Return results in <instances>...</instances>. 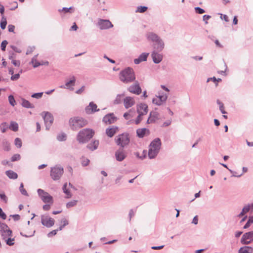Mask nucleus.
I'll return each mask as SVG.
<instances>
[{
	"instance_id": "obj_14",
	"label": "nucleus",
	"mask_w": 253,
	"mask_h": 253,
	"mask_svg": "<svg viewBox=\"0 0 253 253\" xmlns=\"http://www.w3.org/2000/svg\"><path fill=\"white\" fill-rule=\"evenodd\" d=\"M99 111V109H97V106L93 102H90L88 105L86 106L85 108V111L87 114H93L96 112Z\"/></svg>"
},
{
	"instance_id": "obj_21",
	"label": "nucleus",
	"mask_w": 253,
	"mask_h": 253,
	"mask_svg": "<svg viewBox=\"0 0 253 253\" xmlns=\"http://www.w3.org/2000/svg\"><path fill=\"white\" fill-rule=\"evenodd\" d=\"M159 114L156 111L151 112L149 115V117L147 121V124H151L155 122L157 120L159 119Z\"/></svg>"
},
{
	"instance_id": "obj_35",
	"label": "nucleus",
	"mask_w": 253,
	"mask_h": 253,
	"mask_svg": "<svg viewBox=\"0 0 253 253\" xmlns=\"http://www.w3.org/2000/svg\"><path fill=\"white\" fill-rule=\"evenodd\" d=\"M37 56L38 54L35 55L31 60V63L33 64L34 68H37L41 65V63L37 60Z\"/></svg>"
},
{
	"instance_id": "obj_32",
	"label": "nucleus",
	"mask_w": 253,
	"mask_h": 253,
	"mask_svg": "<svg viewBox=\"0 0 253 253\" xmlns=\"http://www.w3.org/2000/svg\"><path fill=\"white\" fill-rule=\"evenodd\" d=\"M67 183H65L62 189L63 191V192L66 195V198H70L72 197V194L70 192V190L67 188Z\"/></svg>"
},
{
	"instance_id": "obj_11",
	"label": "nucleus",
	"mask_w": 253,
	"mask_h": 253,
	"mask_svg": "<svg viewBox=\"0 0 253 253\" xmlns=\"http://www.w3.org/2000/svg\"><path fill=\"white\" fill-rule=\"evenodd\" d=\"M43 118L46 129L48 130L53 122V117L51 113L47 112L44 113V115L43 116Z\"/></svg>"
},
{
	"instance_id": "obj_38",
	"label": "nucleus",
	"mask_w": 253,
	"mask_h": 253,
	"mask_svg": "<svg viewBox=\"0 0 253 253\" xmlns=\"http://www.w3.org/2000/svg\"><path fill=\"white\" fill-rule=\"evenodd\" d=\"M216 102L219 106V110L221 113L223 114H226L227 112L224 110V106L223 103L218 99L217 100Z\"/></svg>"
},
{
	"instance_id": "obj_47",
	"label": "nucleus",
	"mask_w": 253,
	"mask_h": 253,
	"mask_svg": "<svg viewBox=\"0 0 253 253\" xmlns=\"http://www.w3.org/2000/svg\"><path fill=\"white\" fill-rule=\"evenodd\" d=\"M134 154L136 157H137L141 160H143L146 157V151L143 150V152H142V155L141 156L139 155V152H135Z\"/></svg>"
},
{
	"instance_id": "obj_16",
	"label": "nucleus",
	"mask_w": 253,
	"mask_h": 253,
	"mask_svg": "<svg viewBox=\"0 0 253 253\" xmlns=\"http://www.w3.org/2000/svg\"><path fill=\"white\" fill-rule=\"evenodd\" d=\"M76 78L75 76H72L71 77L70 80L67 81L65 85H62L60 86V88L69 89L72 90L74 89L73 86L75 84Z\"/></svg>"
},
{
	"instance_id": "obj_39",
	"label": "nucleus",
	"mask_w": 253,
	"mask_h": 253,
	"mask_svg": "<svg viewBox=\"0 0 253 253\" xmlns=\"http://www.w3.org/2000/svg\"><path fill=\"white\" fill-rule=\"evenodd\" d=\"M8 128V125L6 122H3L0 125V129L2 133H4Z\"/></svg>"
},
{
	"instance_id": "obj_57",
	"label": "nucleus",
	"mask_w": 253,
	"mask_h": 253,
	"mask_svg": "<svg viewBox=\"0 0 253 253\" xmlns=\"http://www.w3.org/2000/svg\"><path fill=\"white\" fill-rule=\"evenodd\" d=\"M134 214H135L134 211L132 209L130 210L129 211V213H128V217H129V222H130L131 218L134 215Z\"/></svg>"
},
{
	"instance_id": "obj_24",
	"label": "nucleus",
	"mask_w": 253,
	"mask_h": 253,
	"mask_svg": "<svg viewBox=\"0 0 253 253\" xmlns=\"http://www.w3.org/2000/svg\"><path fill=\"white\" fill-rule=\"evenodd\" d=\"M164 42L161 39L153 43L154 48L158 51H161L164 49Z\"/></svg>"
},
{
	"instance_id": "obj_46",
	"label": "nucleus",
	"mask_w": 253,
	"mask_h": 253,
	"mask_svg": "<svg viewBox=\"0 0 253 253\" xmlns=\"http://www.w3.org/2000/svg\"><path fill=\"white\" fill-rule=\"evenodd\" d=\"M8 101L9 102V104L12 106H14L16 105V102H15V100L14 98V96L12 95H10L8 96Z\"/></svg>"
},
{
	"instance_id": "obj_2",
	"label": "nucleus",
	"mask_w": 253,
	"mask_h": 253,
	"mask_svg": "<svg viewBox=\"0 0 253 253\" xmlns=\"http://www.w3.org/2000/svg\"><path fill=\"white\" fill-rule=\"evenodd\" d=\"M119 78L122 82L126 84L133 82L135 80L133 70L130 67L123 70L120 73Z\"/></svg>"
},
{
	"instance_id": "obj_64",
	"label": "nucleus",
	"mask_w": 253,
	"mask_h": 253,
	"mask_svg": "<svg viewBox=\"0 0 253 253\" xmlns=\"http://www.w3.org/2000/svg\"><path fill=\"white\" fill-rule=\"evenodd\" d=\"M84 89H85V86H82L80 89H79L76 91V93L78 94H81L84 91Z\"/></svg>"
},
{
	"instance_id": "obj_62",
	"label": "nucleus",
	"mask_w": 253,
	"mask_h": 253,
	"mask_svg": "<svg viewBox=\"0 0 253 253\" xmlns=\"http://www.w3.org/2000/svg\"><path fill=\"white\" fill-rule=\"evenodd\" d=\"M211 18V16L209 15H204L203 16V21L205 22V23L208 24V20Z\"/></svg>"
},
{
	"instance_id": "obj_19",
	"label": "nucleus",
	"mask_w": 253,
	"mask_h": 253,
	"mask_svg": "<svg viewBox=\"0 0 253 253\" xmlns=\"http://www.w3.org/2000/svg\"><path fill=\"white\" fill-rule=\"evenodd\" d=\"M124 106L126 109H128L135 104L134 98L127 96L124 99Z\"/></svg>"
},
{
	"instance_id": "obj_45",
	"label": "nucleus",
	"mask_w": 253,
	"mask_h": 253,
	"mask_svg": "<svg viewBox=\"0 0 253 253\" xmlns=\"http://www.w3.org/2000/svg\"><path fill=\"white\" fill-rule=\"evenodd\" d=\"M19 191L22 195L26 196H28L27 191L24 188V185H23V183H21L20 184V187H19Z\"/></svg>"
},
{
	"instance_id": "obj_27",
	"label": "nucleus",
	"mask_w": 253,
	"mask_h": 253,
	"mask_svg": "<svg viewBox=\"0 0 253 253\" xmlns=\"http://www.w3.org/2000/svg\"><path fill=\"white\" fill-rule=\"evenodd\" d=\"M168 93H165L164 92H162L161 91H159L158 95H156L155 97L159 99L160 100L165 103L168 99Z\"/></svg>"
},
{
	"instance_id": "obj_33",
	"label": "nucleus",
	"mask_w": 253,
	"mask_h": 253,
	"mask_svg": "<svg viewBox=\"0 0 253 253\" xmlns=\"http://www.w3.org/2000/svg\"><path fill=\"white\" fill-rule=\"evenodd\" d=\"M124 94H119L116 96L115 99L114 100L113 103L114 104H119L122 103Z\"/></svg>"
},
{
	"instance_id": "obj_34",
	"label": "nucleus",
	"mask_w": 253,
	"mask_h": 253,
	"mask_svg": "<svg viewBox=\"0 0 253 253\" xmlns=\"http://www.w3.org/2000/svg\"><path fill=\"white\" fill-rule=\"evenodd\" d=\"M9 128L14 131H17L18 130V125L15 122H11Z\"/></svg>"
},
{
	"instance_id": "obj_20",
	"label": "nucleus",
	"mask_w": 253,
	"mask_h": 253,
	"mask_svg": "<svg viewBox=\"0 0 253 253\" xmlns=\"http://www.w3.org/2000/svg\"><path fill=\"white\" fill-rule=\"evenodd\" d=\"M119 131L118 127L112 126L110 127L106 128L105 132L106 135L109 137H113Z\"/></svg>"
},
{
	"instance_id": "obj_52",
	"label": "nucleus",
	"mask_w": 253,
	"mask_h": 253,
	"mask_svg": "<svg viewBox=\"0 0 253 253\" xmlns=\"http://www.w3.org/2000/svg\"><path fill=\"white\" fill-rule=\"evenodd\" d=\"M42 94H43L42 92L35 93L31 95V97L32 98H36V99H40L42 97Z\"/></svg>"
},
{
	"instance_id": "obj_55",
	"label": "nucleus",
	"mask_w": 253,
	"mask_h": 253,
	"mask_svg": "<svg viewBox=\"0 0 253 253\" xmlns=\"http://www.w3.org/2000/svg\"><path fill=\"white\" fill-rule=\"evenodd\" d=\"M195 10L196 12L198 14H203L205 12V10L200 7H195Z\"/></svg>"
},
{
	"instance_id": "obj_9",
	"label": "nucleus",
	"mask_w": 253,
	"mask_h": 253,
	"mask_svg": "<svg viewBox=\"0 0 253 253\" xmlns=\"http://www.w3.org/2000/svg\"><path fill=\"white\" fill-rule=\"evenodd\" d=\"M37 192L39 196L44 203L52 202V197L48 193L41 189H38Z\"/></svg>"
},
{
	"instance_id": "obj_25",
	"label": "nucleus",
	"mask_w": 253,
	"mask_h": 253,
	"mask_svg": "<svg viewBox=\"0 0 253 253\" xmlns=\"http://www.w3.org/2000/svg\"><path fill=\"white\" fill-rule=\"evenodd\" d=\"M137 136L139 138H143L145 135H148L150 134V130L146 128H139L136 130Z\"/></svg>"
},
{
	"instance_id": "obj_5",
	"label": "nucleus",
	"mask_w": 253,
	"mask_h": 253,
	"mask_svg": "<svg viewBox=\"0 0 253 253\" xmlns=\"http://www.w3.org/2000/svg\"><path fill=\"white\" fill-rule=\"evenodd\" d=\"M64 172L63 168L56 165L54 167L51 168L50 176L53 180L60 179Z\"/></svg>"
},
{
	"instance_id": "obj_40",
	"label": "nucleus",
	"mask_w": 253,
	"mask_h": 253,
	"mask_svg": "<svg viewBox=\"0 0 253 253\" xmlns=\"http://www.w3.org/2000/svg\"><path fill=\"white\" fill-rule=\"evenodd\" d=\"M148 9V7L146 6H138L137 7L135 12L143 13Z\"/></svg>"
},
{
	"instance_id": "obj_51",
	"label": "nucleus",
	"mask_w": 253,
	"mask_h": 253,
	"mask_svg": "<svg viewBox=\"0 0 253 253\" xmlns=\"http://www.w3.org/2000/svg\"><path fill=\"white\" fill-rule=\"evenodd\" d=\"M3 149L5 151H8L10 149V143L7 141L3 142Z\"/></svg>"
},
{
	"instance_id": "obj_15",
	"label": "nucleus",
	"mask_w": 253,
	"mask_h": 253,
	"mask_svg": "<svg viewBox=\"0 0 253 253\" xmlns=\"http://www.w3.org/2000/svg\"><path fill=\"white\" fill-rule=\"evenodd\" d=\"M117 120V118L113 113H109L106 115L103 118L102 121L107 125L114 123Z\"/></svg>"
},
{
	"instance_id": "obj_54",
	"label": "nucleus",
	"mask_w": 253,
	"mask_h": 253,
	"mask_svg": "<svg viewBox=\"0 0 253 253\" xmlns=\"http://www.w3.org/2000/svg\"><path fill=\"white\" fill-rule=\"evenodd\" d=\"M0 198L1 200L3 201L4 203H7L8 198L4 193H0Z\"/></svg>"
},
{
	"instance_id": "obj_61",
	"label": "nucleus",
	"mask_w": 253,
	"mask_h": 253,
	"mask_svg": "<svg viewBox=\"0 0 253 253\" xmlns=\"http://www.w3.org/2000/svg\"><path fill=\"white\" fill-rule=\"evenodd\" d=\"M35 49V46H30L28 48L27 51H26V54H29L31 53Z\"/></svg>"
},
{
	"instance_id": "obj_8",
	"label": "nucleus",
	"mask_w": 253,
	"mask_h": 253,
	"mask_svg": "<svg viewBox=\"0 0 253 253\" xmlns=\"http://www.w3.org/2000/svg\"><path fill=\"white\" fill-rule=\"evenodd\" d=\"M97 26L101 30L108 29L113 27V25L109 20L98 19Z\"/></svg>"
},
{
	"instance_id": "obj_30",
	"label": "nucleus",
	"mask_w": 253,
	"mask_h": 253,
	"mask_svg": "<svg viewBox=\"0 0 253 253\" xmlns=\"http://www.w3.org/2000/svg\"><path fill=\"white\" fill-rule=\"evenodd\" d=\"M5 173H6V175L10 179H15L18 177L17 174L16 172H15L14 171L11 170H7L5 172Z\"/></svg>"
},
{
	"instance_id": "obj_12",
	"label": "nucleus",
	"mask_w": 253,
	"mask_h": 253,
	"mask_svg": "<svg viewBox=\"0 0 253 253\" xmlns=\"http://www.w3.org/2000/svg\"><path fill=\"white\" fill-rule=\"evenodd\" d=\"M127 90L131 93L137 95H139L142 91V89L139 85V83L137 81H136L134 84L130 85L127 88Z\"/></svg>"
},
{
	"instance_id": "obj_36",
	"label": "nucleus",
	"mask_w": 253,
	"mask_h": 253,
	"mask_svg": "<svg viewBox=\"0 0 253 253\" xmlns=\"http://www.w3.org/2000/svg\"><path fill=\"white\" fill-rule=\"evenodd\" d=\"M58 11L61 12H63L64 13H73L74 12V8L73 7H70L69 8L68 7H63L62 9H59L58 10Z\"/></svg>"
},
{
	"instance_id": "obj_26",
	"label": "nucleus",
	"mask_w": 253,
	"mask_h": 253,
	"mask_svg": "<svg viewBox=\"0 0 253 253\" xmlns=\"http://www.w3.org/2000/svg\"><path fill=\"white\" fill-rule=\"evenodd\" d=\"M147 38L149 41L154 43L161 39L156 34L153 32L148 33L147 34Z\"/></svg>"
},
{
	"instance_id": "obj_28",
	"label": "nucleus",
	"mask_w": 253,
	"mask_h": 253,
	"mask_svg": "<svg viewBox=\"0 0 253 253\" xmlns=\"http://www.w3.org/2000/svg\"><path fill=\"white\" fill-rule=\"evenodd\" d=\"M99 141L98 140H94L92 142H91L87 145V147L91 151H94L97 149L99 145Z\"/></svg>"
},
{
	"instance_id": "obj_50",
	"label": "nucleus",
	"mask_w": 253,
	"mask_h": 253,
	"mask_svg": "<svg viewBox=\"0 0 253 253\" xmlns=\"http://www.w3.org/2000/svg\"><path fill=\"white\" fill-rule=\"evenodd\" d=\"M14 144L18 148L22 146V141L19 138H16L14 140Z\"/></svg>"
},
{
	"instance_id": "obj_10",
	"label": "nucleus",
	"mask_w": 253,
	"mask_h": 253,
	"mask_svg": "<svg viewBox=\"0 0 253 253\" xmlns=\"http://www.w3.org/2000/svg\"><path fill=\"white\" fill-rule=\"evenodd\" d=\"M54 220L48 215H42L41 222L43 226L48 228L51 227L54 224Z\"/></svg>"
},
{
	"instance_id": "obj_63",
	"label": "nucleus",
	"mask_w": 253,
	"mask_h": 253,
	"mask_svg": "<svg viewBox=\"0 0 253 253\" xmlns=\"http://www.w3.org/2000/svg\"><path fill=\"white\" fill-rule=\"evenodd\" d=\"M19 74H16L15 75H12L10 79L12 81H16L19 78Z\"/></svg>"
},
{
	"instance_id": "obj_44",
	"label": "nucleus",
	"mask_w": 253,
	"mask_h": 253,
	"mask_svg": "<svg viewBox=\"0 0 253 253\" xmlns=\"http://www.w3.org/2000/svg\"><path fill=\"white\" fill-rule=\"evenodd\" d=\"M6 242V244L8 246H12L14 244V239L11 238V237H9L6 239L4 240Z\"/></svg>"
},
{
	"instance_id": "obj_49",
	"label": "nucleus",
	"mask_w": 253,
	"mask_h": 253,
	"mask_svg": "<svg viewBox=\"0 0 253 253\" xmlns=\"http://www.w3.org/2000/svg\"><path fill=\"white\" fill-rule=\"evenodd\" d=\"M138 116L135 120V123L136 125L139 124L140 122L142 120V116L145 115V114H141V113H138Z\"/></svg>"
},
{
	"instance_id": "obj_17",
	"label": "nucleus",
	"mask_w": 253,
	"mask_h": 253,
	"mask_svg": "<svg viewBox=\"0 0 253 253\" xmlns=\"http://www.w3.org/2000/svg\"><path fill=\"white\" fill-rule=\"evenodd\" d=\"M115 157L118 161L122 162L126 158V154L123 148H120L116 152Z\"/></svg>"
},
{
	"instance_id": "obj_42",
	"label": "nucleus",
	"mask_w": 253,
	"mask_h": 253,
	"mask_svg": "<svg viewBox=\"0 0 253 253\" xmlns=\"http://www.w3.org/2000/svg\"><path fill=\"white\" fill-rule=\"evenodd\" d=\"M77 203H78L77 200H74L70 201L66 204V208L67 209H70L72 207H75V206L77 205Z\"/></svg>"
},
{
	"instance_id": "obj_37",
	"label": "nucleus",
	"mask_w": 253,
	"mask_h": 253,
	"mask_svg": "<svg viewBox=\"0 0 253 253\" xmlns=\"http://www.w3.org/2000/svg\"><path fill=\"white\" fill-rule=\"evenodd\" d=\"M7 24L6 18L4 16L1 17L0 26L1 29L4 30L6 28Z\"/></svg>"
},
{
	"instance_id": "obj_59",
	"label": "nucleus",
	"mask_w": 253,
	"mask_h": 253,
	"mask_svg": "<svg viewBox=\"0 0 253 253\" xmlns=\"http://www.w3.org/2000/svg\"><path fill=\"white\" fill-rule=\"evenodd\" d=\"M61 223L63 226L65 227V226L68 225L69 222L68 220L65 218H63L61 220Z\"/></svg>"
},
{
	"instance_id": "obj_7",
	"label": "nucleus",
	"mask_w": 253,
	"mask_h": 253,
	"mask_svg": "<svg viewBox=\"0 0 253 253\" xmlns=\"http://www.w3.org/2000/svg\"><path fill=\"white\" fill-rule=\"evenodd\" d=\"M0 233L3 240L12 236V231L8 226L6 224L1 222H0Z\"/></svg>"
},
{
	"instance_id": "obj_48",
	"label": "nucleus",
	"mask_w": 253,
	"mask_h": 253,
	"mask_svg": "<svg viewBox=\"0 0 253 253\" xmlns=\"http://www.w3.org/2000/svg\"><path fill=\"white\" fill-rule=\"evenodd\" d=\"M253 223V216H251L249 217L247 222L246 223V224L244 226V229H247L249 228L251 223Z\"/></svg>"
},
{
	"instance_id": "obj_6",
	"label": "nucleus",
	"mask_w": 253,
	"mask_h": 253,
	"mask_svg": "<svg viewBox=\"0 0 253 253\" xmlns=\"http://www.w3.org/2000/svg\"><path fill=\"white\" fill-rule=\"evenodd\" d=\"M129 141L130 140L127 133H122L121 134H119L115 138V142L116 144L122 148L128 145Z\"/></svg>"
},
{
	"instance_id": "obj_29",
	"label": "nucleus",
	"mask_w": 253,
	"mask_h": 253,
	"mask_svg": "<svg viewBox=\"0 0 253 253\" xmlns=\"http://www.w3.org/2000/svg\"><path fill=\"white\" fill-rule=\"evenodd\" d=\"M22 106L26 108H34V105L31 104L28 100L25 99H22Z\"/></svg>"
},
{
	"instance_id": "obj_58",
	"label": "nucleus",
	"mask_w": 253,
	"mask_h": 253,
	"mask_svg": "<svg viewBox=\"0 0 253 253\" xmlns=\"http://www.w3.org/2000/svg\"><path fill=\"white\" fill-rule=\"evenodd\" d=\"M247 248H247V246L241 247L239 250L238 253H248Z\"/></svg>"
},
{
	"instance_id": "obj_56",
	"label": "nucleus",
	"mask_w": 253,
	"mask_h": 253,
	"mask_svg": "<svg viewBox=\"0 0 253 253\" xmlns=\"http://www.w3.org/2000/svg\"><path fill=\"white\" fill-rule=\"evenodd\" d=\"M7 43H8V42L6 40H4L1 43V49L2 51L5 50V48H6V46Z\"/></svg>"
},
{
	"instance_id": "obj_22",
	"label": "nucleus",
	"mask_w": 253,
	"mask_h": 253,
	"mask_svg": "<svg viewBox=\"0 0 253 253\" xmlns=\"http://www.w3.org/2000/svg\"><path fill=\"white\" fill-rule=\"evenodd\" d=\"M148 106L145 103H140L137 106V113L146 115L148 113Z\"/></svg>"
},
{
	"instance_id": "obj_23",
	"label": "nucleus",
	"mask_w": 253,
	"mask_h": 253,
	"mask_svg": "<svg viewBox=\"0 0 253 253\" xmlns=\"http://www.w3.org/2000/svg\"><path fill=\"white\" fill-rule=\"evenodd\" d=\"M149 53L143 52L141 53L137 58L134 60V63L135 64H139L143 61H146L149 55Z\"/></svg>"
},
{
	"instance_id": "obj_4",
	"label": "nucleus",
	"mask_w": 253,
	"mask_h": 253,
	"mask_svg": "<svg viewBox=\"0 0 253 253\" xmlns=\"http://www.w3.org/2000/svg\"><path fill=\"white\" fill-rule=\"evenodd\" d=\"M69 124L71 129L73 130H77L87 124V121L81 117H74L70 119Z\"/></svg>"
},
{
	"instance_id": "obj_60",
	"label": "nucleus",
	"mask_w": 253,
	"mask_h": 253,
	"mask_svg": "<svg viewBox=\"0 0 253 253\" xmlns=\"http://www.w3.org/2000/svg\"><path fill=\"white\" fill-rule=\"evenodd\" d=\"M58 230H53L52 231L49 232L47 234L48 237L50 238L52 237L53 236L57 234Z\"/></svg>"
},
{
	"instance_id": "obj_31",
	"label": "nucleus",
	"mask_w": 253,
	"mask_h": 253,
	"mask_svg": "<svg viewBox=\"0 0 253 253\" xmlns=\"http://www.w3.org/2000/svg\"><path fill=\"white\" fill-rule=\"evenodd\" d=\"M251 210L250 205L245 206L242 209V211L238 215V217H240L249 211Z\"/></svg>"
},
{
	"instance_id": "obj_13",
	"label": "nucleus",
	"mask_w": 253,
	"mask_h": 253,
	"mask_svg": "<svg viewBox=\"0 0 253 253\" xmlns=\"http://www.w3.org/2000/svg\"><path fill=\"white\" fill-rule=\"evenodd\" d=\"M253 241V231H250L245 233L241 239V242L242 244L248 245Z\"/></svg>"
},
{
	"instance_id": "obj_43",
	"label": "nucleus",
	"mask_w": 253,
	"mask_h": 253,
	"mask_svg": "<svg viewBox=\"0 0 253 253\" xmlns=\"http://www.w3.org/2000/svg\"><path fill=\"white\" fill-rule=\"evenodd\" d=\"M152 102L153 104L157 105V106H161L162 105L164 102L160 100L159 99L157 98L156 97H154L152 99Z\"/></svg>"
},
{
	"instance_id": "obj_41",
	"label": "nucleus",
	"mask_w": 253,
	"mask_h": 253,
	"mask_svg": "<svg viewBox=\"0 0 253 253\" xmlns=\"http://www.w3.org/2000/svg\"><path fill=\"white\" fill-rule=\"evenodd\" d=\"M67 138V135L65 133H61L57 136V139L59 141H65Z\"/></svg>"
},
{
	"instance_id": "obj_3",
	"label": "nucleus",
	"mask_w": 253,
	"mask_h": 253,
	"mask_svg": "<svg viewBox=\"0 0 253 253\" xmlns=\"http://www.w3.org/2000/svg\"><path fill=\"white\" fill-rule=\"evenodd\" d=\"M94 134V132L91 129H83L78 132L77 140L80 143H85L93 136Z\"/></svg>"
},
{
	"instance_id": "obj_53",
	"label": "nucleus",
	"mask_w": 253,
	"mask_h": 253,
	"mask_svg": "<svg viewBox=\"0 0 253 253\" xmlns=\"http://www.w3.org/2000/svg\"><path fill=\"white\" fill-rule=\"evenodd\" d=\"M20 155L19 154H16L13 155L11 158V161L12 162H15L16 161H18L20 159Z\"/></svg>"
},
{
	"instance_id": "obj_18",
	"label": "nucleus",
	"mask_w": 253,
	"mask_h": 253,
	"mask_svg": "<svg viewBox=\"0 0 253 253\" xmlns=\"http://www.w3.org/2000/svg\"><path fill=\"white\" fill-rule=\"evenodd\" d=\"M153 61L156 64H159L163 60V55L154 50L151 54Z\"/></svg>"
},
{
	"instance_id": "obj_1",
	"label": "nucleus",
	"mask_w": 253,
	"mask_h": 253,
	"mask_svg": "<svg viewBox=\"0 0 253 253\" xmlns=\"http://www.w3.org/2000/svg\"><path fill=\"white\" fill-rule=\"evenodd\" d=\"M162 146V142L159 138H155L149 145L148 156L150 159L155 158L158 155Z\"/></svg>"
}]
</instances>
